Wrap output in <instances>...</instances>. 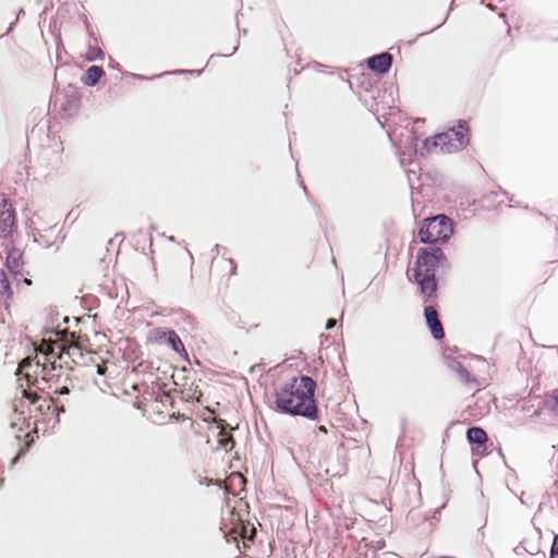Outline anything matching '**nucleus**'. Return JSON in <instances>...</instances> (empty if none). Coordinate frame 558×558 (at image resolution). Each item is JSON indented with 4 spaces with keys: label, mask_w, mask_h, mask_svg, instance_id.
<instances>
[{
    "label": "nucleus",
    "mask_w": 558,
    "mask_h": 558,
    "mask_svg": "<svg viewBox=\"0 0 558 558\" xmlns=\"http://www.w3.org/2000/svg\"><path fill=\"white\" fill-rule=\"evenodd\" d=\"M15 228V211L9 198L2 195L0 199V238L7 239Z\"/></svg>",
    "instance_id": "obj_6"
},
{
    "label": "nucleus",
    "mask_w": 558,
    "mask_h": 558,
    "mask_svg": "<svg viewBox=\"0 0 558 558\" xmlns=\"http://www.w3.org/2000/svg\"><path fill=\"white\" fill-rule=\"evenodd\" d=\"M23 252L19 248L12 247L8 250L7 252V260L5 266L9 270V272L14 277L15 280H20V278L23 279V281L31 286L32 281L27 278L23 277L22 269H23Z\"/></svg>",
    "instance_id": "obj_8"
},
{
    "label": "nucleus",
    "mask_w": 558,
    "mask_h": 558,
    "mask_svg": "<svg viewBox=\"0 0 558 558\" xmlns=\"http://www.w3.org/2000/svg\"><path fill=\"white\" fill-rule=\"evenodd\" d=\"M202 72H203V70H173V71H166L159 75H155L151 77H147L145 75L136 74V73H129V75L134 80L145 81V80H154L156 77L163 76V75L195 74L198 76L202 74Z\"/></svg>",
    "instance_id": "obj_15"
},
{
    "label": "nucleus",
    "mask_w": 558,
    "mask_h": 558,
    "mask_svg": "<svg viewBox=\"0 0 558 558\" xmlns=\"http://www.w3.org/2000/svg\"><path fill=\"white\" fill-rule=\"evenodd\" d=\"M153 369H154V362H151V361H144V362L138 363L135 366V371L142 372V373L149 372L150 374H153Z\"/></svg>",
    "instance_id": "obj_22"
},
{
    "label": "nucleus",
    "mask_w": 558,
    "mask_h": 558,
    "mask_svg": "<svg viewBox=\"0 0 558 558\" xmlns=\"http://www.w3.org/2000/svg\"><path fill=\"white\" fill-rule=\"evenodd\" d=\"M337 325V320L335 318H329L327 322H326V326L325 328L327 330H331L332 328H335V326Z\"/></svg>",
    "instance_id": "obj_28"
},
{
    "label": "nucleus",
    "mask_w": 558,
    "mask_h": 558,
    "mask_svg": "<svg viewBox=\"0 0 558 558\" xmlns=\"http://www.w3.org/2000/svg\"><path fill=\"white\" fill-rule=\"evenodd\" d=\"M109 65L112 68V69H116V70H119L120 71V65L119 63L113 59V58H109Z\"/></svg>",
    "instance_id": "obj_29"
},
{
    "label": "nucleus",
    "mask_w": 558,
    "mask_h": 558,
    "mask_svg": "<svg viewBox=\"0 0 558 558\" xmlns=\"http://www.w3.org/2000/svg\"><path fill=\"white\" fill-rule=\"evenodd\" d=\"M87 61H97V60H104L105 59V52L101 48H99L96 45H93L90 41H88V50L85 56Z\"/></svg>",
    "instance_id": "obj_17"
},
{
    "label": "nucleus",
    "mask_w": 558,
    "mask_h": 558,
    "mask_svg": "<svg viewBox=\"0 0 558 558\" xmlns=\"http://www.w3.org/2000/svg\"><path fill=\"white\" fill-rule=\"evenodd\" d=\"M466 439L472 446V451L476 456H485L487 451V434L480 426H471L466 430Z\"/></svg>",
    "instance_id": "obj_7"
},
{
    "label": "nucleus",
    "mask_w": 558,
    "mask_h": 558,
    "mask_svg": "<svg viewBox=\"0 0 558 558\" xmlns=\"http://www.w3.org/2000/svg\"><path fill=\"white\" fill-rule=\"evenodd\" d=\"M84 24H85L86 32L89 36V41L90 43L94 41L96 44L98 41V36L96 35L94 27L89 23L87 16H84Z\"/></svg>",
    "instance_id": "obj_23"
},
{
    "label": "nucleus",
    "mask_w": 558,
    "mask_h": 558,
    "mask_svg": "<svg viewBox=\"0 0 558 558\" xmlns=\"http://www.w3.org/2000/svg\"><path fill=\"white\" fill-rule=\"evenodd\" d=\"M54 393L59 396H64L70 393V388L68 386H63L54 391Z\"/></svg>",
    "instance_id": "obj_27"
},
{
    "label": "nucleus",
    "mask_w": 558,
    "mask_h": 558,
    "mask_svg": "<svg viewBox=\"0 0 558 558\" xmlns=\"http://www.w3.org/2000/svg\"><path fill=\"white\" fill-rule=\"evenodd\" d=\"M448 367L457 373L463 383H469L471 380V375L468 369L462 365L461 362L457 361L456 359H450L448 361Z\"/></svg>",
    "instance_id": "obj_16"
},
{
    "label": "nucleus",
    "mask_w": 558,
    "mask_h": 558,
    "mask_svg": "<svg viewBox=\"0 0 558 558\" xmlns=\"http://www.w3.org/2000/svg\"><path fill=\"white\" fill-rule=\"evenodd\" d=\"M392 60V54L384 51L369 57L366 61V64L371 71L377 74H386L391 68Z\"/></svg>",
    "instance_id": "obj_10"
},
{
    "label": "nucleus",
    "mask_w": 558,
    "mask_h": 558,
    "mask_svg": "<svg viewBox=\"0 0 558 558\" xmlns=\"http://www.w3.org/2000/svg\"><path fill=\"white\" fill-rule=\"evenodd\" d=\"M3 483H4V478H0V488L2 487Z\"/></svg>",
    "instance_id": "obj_38"
},
{
    "label": "nucleus",
    "mask_w": 558,
    "mask_h": 558,
    "mask_svg": "<svg viewBox=\"0 0 558 558\" xmlns=\"http://www.w3.org/2000/svg\"><path fill=\"white\" fill-rule=\"evenodd\" d=\"M445 147H447V144L445 140H442V133L436 134L430 137H426L422 144L420 149H415L416 153H418L422 157H424L426 154L435 153V151H441L447 153Z\"/></svg>",
    "instance_id": "obj_12"
},
{
    "label": "nucleus",
    "mask_w": 558,
    "mask_h": 558,
    "mask_svg": "<svg viewBox=\"0 0 558 558\" xmlns=\"http://www.w3.org/2000/svg\"><path fill=\"white\" fill-rule=\"evenodd\" d=\"M230 264L232 265L231 274H235L236 264L232 258H229Z\"/></svg>",
    "instance_id": "obj_32"
},
{
    "label": "nucleus",
    "mask_w": 558,
    "mask_h": 558,
    "mask_svg": "<svg viewBox=\"0 0 558 558\" xmlns=\"http://www.w3.org/2000/svg\"><path fill=\"white\" fill-rule=\"evenodd\" d=\"M217 427L219 428L217 435L219 448L223 449L227 452L231 451L235 446V440L232 436L231 426L225 420H219L217 423Z\"/></svg>",
    "instance_id": "obj_11"
},
{
    "label": "nucleus",
    "mask_w": 558,
    "mask_h": 558,
    "mask_svg": "<svg viewBox=\"0 0 558 558\" xmlns=\"http://www.w3.org/2000/svg\"><path fill=\"white\" fill-rule=\"evenodd\" d=\"M221 250L223 251V253H225V252H227V247L221 246V245H219V244H216V245L213 247V252H216V254H219Z\"/></svg>",
    "instance_id": "obj_30"
},
{
    "label": "nucleus",
    "mask_w": 558,
    "mask_h": 558,
    "mask_svg": "<svg viewBox=\"0 0 558 558\" xmlns=\"http://www.w3.org/2000/svg\"><path fill=\"white\" fill-rule=\"evenodd\" d=\"M80 101L81 96L75 90H72L71 94L68 96L69 106L73 107L74 109H77Z\"/></svg>",
    "instance_id": "obj_24"
},
{
    "label": "nucleus",
    "mask_w": 558,
    "mask_h": 558,
    "mask_svg": "<svg viewBox=\"0 0 558 558\" xmlns=\"http://www.w3.org/2000/svg\"><path fill=\"white\" fill-rule=\"evenodd\" d=\"M452 234V221L445 215H437L423 220L417 236L422 243L435 246L437 243H447Z\"/></svg>",
    "instance_id": "obj_3"
},
{
    "label": "nucleus",
    "mask_w": 558,
    "mask_h": 558,
    "mask_svg": "<svg viewBox=\"0 0 558 558\" xmlns=\"http://www.w3.org/2000/svg\"><path fill=\"white\" fill-rule=\"evenodd\" d=\"M35 241L39 243V245L44 247H50L53 245L52 242L46 239V235L39 234V238H35Z\"/></svg>",
    "instance_id": "obj_26"
},
{
    "label": "nucleus",
    "mask_w": 558,
    "mask_h": 558,
    "mask_svg": "<svg viewBox=\"0 0 558 558\" xmlns=\"http://www.w3.org/2000/svg\"><path fill=\"white\" fill-rule=\"evenodd\" d=\"M150 339L159 345H168L172 351L178 353L181 357L189 361V353L179 337V335L170 328L157 327L151 330Z\"/></svg>",
    "instance_id": "obj_4"
},
{
    "label": "nucleus",
    "mask_w": 558,
    "mask_h": 558,
    "mask_svg": "<svg viewBox=\"0 0 558 558\" xmlns=\"http://www.w3.org/2000/svg\"><path fill=\"white\" fill-rule=\"evenodd\" d=\"M12 290L10 281L3 270H0V296H11Z\"/></svg>",
    "instance_id": "obj_19"
},
{
    "label": "nucleus",
    "mask_w": 558,
    "mask_h": 558,
    "mask_svg": "<svg viewBox=\"0 0 558 558\" xmlns=\"http://www.w3.org/2000/svg\"><path fill=\"white\" fill-rule=\"evenodd\" d=\"M537 548V546H529L527 549H534Z\"/></svg>",
    "instance_id": "obj_40"
},
{
    "label": "nucleus",
    "mask_w": 558,
    "mask_h": 558,
    "mask_svg": "<svg viewBox=\"0 0 558 558\" xmlns=\"http://www.w3.org/2000/svg\"><path fill=\"white\" fill-rule=\"evenodd\" d=\"M445 21H446V19L441 23L437 24V26L435 28L440 27L445 23Z\"/></svg>",
    "instance_id": "obj_37"
},
{
    "label": "nucleus",
    "mask_w": 558,
    "mask_h": 558,
    "mask_svg": "<svg viewBox=\"0 0 558 558\" xmlns=\"http://www.w3.org/2000/svg\"><path fill=\"white\" fill-rule=\"evenodd\" d=\"M57 409H58V413H64L65 412V408H64L63 404L58 405Z\"/></svg>",
    "instance_id": "obj_33"
},
{
    "label": "nucleus",
    "mask_w": 558,
    "mask_h": 558,
    "mask_svg": "<svg viewBox=\"0 0 558 558\" xmlns=\"http://www.w3.org/2000/svg\"><path fill=\"white\" fill-rule=\"evenodd\" d=\"M550 558H557L558 557V534H555L553 544L549 551Z\"/></svg>",
    "instance_id": "obj_25"
},
{
    "label": "nucleus",
    "mask_w": 558,
    "mask_h": 558,
    "mask_svg": "<svg viewBox=\"0 0 558 558\" xmlns=\"http://www.w3.org/2000/svg\"><path fill=\"white\" fill-rule=\"evenodd\" d=\"M14 24H15V21H13V22L10 24V26H9V28H8V31H7V33H9V32H11V31H12V28H13Z\"/></svg>",
    "instance_id": "obj_35"
},
{
    "label": "nucleus",
    "mask_w": 558,
    "mask_h": 558,
    "mask_svg": "<svg viewBox=\"0 0 558 558\" xmlns=\"http://www.w3.org/2000/svg\"><path fill=\"white\" fill-rule=\"evenodd\" d=\"M424 317L426 326L435 340H441L445 338V330L439 319L438 312L433 305L424 307Z\"/></svg>",
    "instance_id": "obj_9"
},
{
    "label": "nucleus",
    "mask_w": 558,
    "mask_h": 558,
    "mask_svg": "<svg viewBox=\"0 0 558 558\" xmlns=\"http://www.w3.org/2000/svg\"><path fill=\"white\" fill-rule=\"evenodd\" d=\"M513 551L517 554V555H521L523 553H527L530 555H535L539 551L538 548H534V549H527V546L525 545V541L521 542L518 546H515L513 548Z\"/></svg>",
    "instance_id": "obj_21"
},
{
    "label": "nucleus",
    "mask_w": 558,
    "mask_h": 558,
    "mask_svg": "<svg viewBox=\"0 0 558 558\" xmlns=\"http://www.w3.org/2000/svg\"><path fill=\"white\" fill-rule=\"evenodd\" d=\"M36 366L41 368L40 373L43 374V379L46 381L53 380L54 377H60L59 374H54L53 372L58 368L61 369V366H57L56 364H51L48 368L46 365H41L40 363H37Z\"/></svg>",
    "instance_id": "obj_18"
},
{
    "label": "nucleus",
    "mask_w": 558,
    "mask_h": 558,
    "mask_svg": "<svg viewBox=\"0 0 558 558\" xmlns=\"http://www.w3.org/2000/svg\"><path fill=\"white\" fill-rule=\"evenodd\" d=\"M442 140L447 144V147H445L447 153L462 149L469 143V125L466 121L459 120L456 126L442 132Z\"/></svg>",
    "instance_id": "obj_5"
},
{
    "label": "nucleus",
    "mask_w": 558,
    "mask_h": 558,
    "mask_svg": "<svg viewBox=\"0 0 558 558\" xmlns=\"http://www.w3.org/2000/svg\"><path fill=\"white\" fill-rule=\"evenodd\" d=\"M448 259L444 251L437 246L420 247L413 267L414 282L425 298L436 295L438 282L436 269L448 267Z\"/></svg>",
    "instance_id": "obj_2"
},
{
    "label": "nucleus",
    "mask_w": 558,
    "mask_h": 558,
    "mask_svg": "<svg viewBox=\"0 0 558 558\" xmlns=\"http://www.w3.org/2000/svg\"><path fill=\"white\" fill-rule=\"evenodd\" d=\"M318 430H319V432H322V433H327V428H326V426H324V425H320V426L318 427Z\"/></svg>",
    "instance_id": "obj_34"
},
{
    "label": "nucleus",
    "mask_w": 558,
    "mask_h": 558,
    "mask_svg": "<svg viewBox=\"0 0 558 558\" xmlns=\"http://www.w3.org/2000/svg\"><path fill=\"white\" fill-rule=\"evenodd\" d=\"M498 453H499V456L505 460V456H504V453H502V451H501V448H499V449H498Z\"/></svg>",
    "instance_id": "obj_36"
},
{
    "label": "nucleus",
    "mask_w": 558,
    "mask_h": 558,
    "mask_svg": "<svg viewBox=\"0 0 558 558\" xmlns=\"http://www.w3.org/2000/svg\"><path fill=\"white\" fill-rule=\"evenodd\" d=\"M242 33H243L244 35H246V34H247V29H246V28L242 29Z\"/></svg>",
    "instance_id": "obj_39"
},
{
    "label": "nucleus",
    "mask_w": 558,
    "mask_h": 558,
    "mask_svg": "<svg viewBox=\"0 0 558 558\" xmlns=\"http://www.w3.org/2000/svg\"><path fill=\"white\" fill-rule=\"evenodd\" d=\"M105 75V71L99 65H90L82 75V83L85 86L94 87L96 86L101 77Z\"/></svg>",
    "instance_id": "obj_14"
},
{
    "label": "nucleus",
    "mask_w": 558,
    "mask_h": 558,
    "mask_svg": "<svg viewBox=\"0 0 558 558\" xmlns=\"http://www.w3.org/2000/svg\"><path fill=\"white\" fill-rule=\"evenodd\" d=\"M20 405L24 404L23 400L19 401ZM10 426L12 429L17 428L19 432H23L29 427V417H26L24 411L19 410V404L14 403L13 414L11 416Z\"/></svg>",
    "instance_id": "obj_13"
},
{
    "label": "nucleus",
    "mask_w": 558,
    "mask_h": 558,
    "mask_svg": "<svg viewBox=\"0 0 558 558\" xmlns=\"http://www.w3.org/2000/svg\"><path fill=\"white\" fill-rule=\"evenodd\" d=\"M238 48H239V45H236V46H234V47H233V49H232L231 53H229V54H218V56H219V57H229V56H232L233 53H235V52H236ZM216 56H217V54H215V53H214V54H211V57H210V58H214V57H216Z\"/></svg>",
    "instance_id": "obj_31"
},
{
    "label": "nucleus",
    "mask_w": 558,
    "mask_h": 558,
    "mask_svg": "<svg viewBox=\"0 0 558 558\" xmlns=\"http://www.w3.org/2000/svg\"><path fill=\"white\" fill-rule=\"evenodd\" d=\"M316 381L307 376L293 377L275 391L277 412L308 420L318 418V404L315 399Z\"/></svg>",
    "instance_id": "obj_1"
},
{
    "label": "nucleus",
    "mask_w": 558,
    "mask_h": 558,
    "mask_svg": "<svg viewBox=\"0 0 558 558\" xmlns=\"http://www.w3.org/2000/svg\"><path fill=\"white\" fill-rule=\"evenodd\" d=\"M546 404L553 412L558 413V389L553 390Z\"/></svg>",
    "instance_id": "obj_20"
}]
</instances>
